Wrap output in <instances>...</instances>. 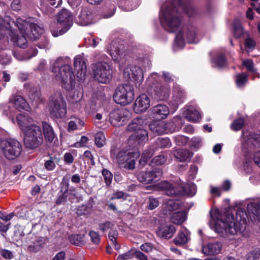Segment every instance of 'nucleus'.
<instances>
[{
	"mask_svg": "<svg viewBox=\"0 0 260 260\" xmlns=\"http://www.w3.org/2000/svg\"><path fill=\"white\" fill-rule=\"evenodd\" d=\"M15 23L21 36L13 37L12 40L16 45L21 48L26 47V38L36 40L43 32V27L32 21L31 19L26 21L19 18L17 19Z\"/></svg>",
	"mask_w": 260,
	"mask_h": 260,
	"instance_id": "4",
	"label": "nucleus"
},
{
	"mask_svg": "<svg viewBox=\"0 0 260 260\" xmlns=\"http://www.w3.org/2000/svg\"><path fill=\"white\" fill-rule=\"evenodd\" d=\"M175 44L179 47L182 48L184 45V40L182 32L179 31L176 35Z\"/></svg>",
	"mask_w": 260,
	"mask_h": 260,
	"instance_id": "49",
	"label": "nucleus"
},
{
	"mask_svg": "<svg viewBox=\"0 0 260 260\" xmlns=\"http://www.w3.org/2000/svg\"><path fill=\"white\" fill-rule=\"evenodd\" d=\"M222 248L221 243L216 242L209 243L202 247V252L206 255H216L218 254Z\"/></svg>",
	"mask_w": 260,
	"mask_h": 260,
	"instance_id": "22",
	"label": "nucleus"
},
{
	"mask_svg": "<svg viewBox=\"0 0 260 260\" xmlns=\"http://www.w3.org/2000/svg\"><path fill=\"white\" fill-rule=\"evenodd\" d=\"M158 79L159 77L158 75L156 73H154L149 76L147 79V82L148 85L154 88L155 86L158 85L157 84L158 83Z\"/></svg>",
	"mask_w": 260,
	"mask_h": 260,
	"instance_id": "45",
	"label": "nucleus"
},
{
	"mask_svg": "<svg viewBox=\"0 0 260 260\" xmlns=\"http://www.w3.org/2000/svg\"><path fill=\"white\" fill-rule=\"evenodd\" d=\"M184 98V92L182 90L176 89L174 91L173 96L170 104L173 106L174 109H176L178 105L183 102Z\"/></svg>",
	"mask_w": 260,
	"mask_h": 260,
	"instance_id": "29",
	"label": "nucleus"
},
{
	"mask_svg": "<svg viewBox=\"0 0 260 260\" xmlns=\"http://www.w3.org/2000/svg\"><path fill=\"white\" fill-rule=\"evenodd\" d=\"M159 204V202L158 199L153 197H149L147 202V208L149 210H153L158 206Z\"/></svg>",
	"mask_w": 260,
	"mask_h": 260,
	"instance_id": "44",
	"label": "nucleus"
},
{
	"mask_svg": "<svg viewBox=\"0 0 260 260\" xmlns=\"http://www.w3.org/2000/svg\"><path fill=\"white\" fill-rule=\"evenodd\" d=\"M243 65L244 66L248 71L254 72L255 70L253 68V63L251 59L244 60L243 61Z\"/></svg>",
	"mask_w": 260,
	"mask_h": 260,
	"instance_id": "55",
	"label": "nucleus"
},
{
	"mask_svg": "<svg viewBox=\"0 0 260 260\" xmlns=\"http://www.w3.org/2000/svg\"><path fill=\"white\" fill-rule=\"evenodd\" d=\"M155 143L158 147L162 148H169L171 146L170 140L168 138H158Z\"/></svg>",
	"mask_w": 260,
	"mask_h": 260,
	"instance_id": "41",
	"label": "nucleus"
},
{
	"mask_svg": "<svg viewBox=\"0 0 260 260\" xmlns=\"http://www.w3.org/2000/svg\"><path fill=\"white\" fill-rule=\"evenodd\" d=\"M175 139L177 144L178 145H184L187 142V138L182 136H176Z\"/></svg>",
	"mask_w": 260,
	"mask_h": 260,
	"instance_id": "60",
	"label": "nucleus"
},
{
	"mask_svg": "<svg viewBox=\"0 0 260 260\" xmlns=\"http://www.w3.org/2000/svg\"><path fill=\"white\" fill-rule=\"evenodd\" d=\"M245 46L248 50H251L254 49L255 47V42L251 38H247L245 41Z\"/></svg>",
	"mask_w": 260,
	"mask_h": 260,
	"instance_id": "58",
	"label": "nucleus"
},
{
	"mask_svg": "<svg viewBox=\"0 0 260 260\" xmlns=\"http://www.w3.org/2000/svg\"><path fill=\"white\" fill-rule=\"evenodd\" d=\"M188 235L189 232L186 229H182L174 239L175 243L177 245H182L186 243L188 240Z\"/></svg>",
	"mask_w": 260,
	"mask_h": 260,
	"instance_id": "32",
	"label": "nucleus"
},
{
	"mask_svg": "<svg viewBox=\"0 0 260 260\" xmlns=\"http://www.w3.org/2000/svg\"><path fill=\"white\" fill-rule=\"evenodd\" d=\"M154 98L158 100H166L169 94V87L168 86H162L158 84L154 87Z\"/></svg>",
	"mask_w": 260,
	"mask_h": 260,
	"instance_id": "24",
	"label": "nucleus"
},
{
	"mask_svg": "<svg viewBox=\"0 0 260 260\" xmlns=\"http://www.w3.org/2000/svg\"><path fill=\"white\" fill-rule=\"evenodd\" d=\"M152 112L155 116L164 119L169 115V110L166 105L159 104L152 108Z\"/></svg>",
	"mask_w": 260,
	"mask_h": 260,
	"instance_id": "30",
	"label": "nucleus"
},
{
	"mask_svg": "<svg viewBox=\"0 0 260 260\" xmlns=\"http://www.w3.org/2000/svg\"><path fill=\"white\" fill-rule=\"evenodd\" d=\"M74 66L77 70L78 77L80 79L84 78L86 74V65L81 55L75 57Z\"/></svg>",
	"mask_w": 260,
	"mask_h": 260,
	"instance_id": "21",
	"label": "nucleus"
},
{
	"mask_svg": "<svg viewBox=\"0 0 260 260\" xmlns=\"http://www.w3.org/2000/svg\"><path fill=\"white\" fill-rule=\"evenodd\" d=\"M184 114L185 118L190 122H196L201 118L200 113L192 106L187 107Z\"/></svg>",
	"mask_w": 260,
	"mask_h": 260,
	"instance_id": "27",
	"label": "nucleus"
},
{
	"mask_svg": "<svg viewBox=\"0 0 260 260\" xmlns=\"http://www.w3.org/2000/svg\"><path fill=\"white\" fill-rule=\"evenodd\" d=\"M9 102L15 107L18 110H27L28 108L25 100L21 95H13L9 100Z\"/></svg>",
	"mask_w": 260,
	"mask_h": 260,
	"instance_id": "25",
	"label": "nucleus"
},
{
	"mask_svg": "<svg viewBox=\"0 0 260 260\" xmlns=\"http://www.w3.org/2000/svg\"><path fill=\"white\" fill-rule=\"evenodd\" d=\"M150 103L149 98L146 94H142L135 101L134 110L137 112L145 111L150 107Z\"/></svg>",
	"mask_w": 260,
	"mask_h": 260,
	"instance_id": "19",
	"label": "nucleus"
},
{
	"mask_svg": "<svg viewBox=\"0 0 260 260\" xmlns=\"http://www.w3.org/2000/svg\"><path fill=\"white\" fill-rule=\"evenodd\" d=\"M123 75L127 80L133 79L138 83L143 81V74L141 69L136 66L127 67L123 72Z\"/></svg>",
	"mask_w": 260,
	"mask_h": 260,
	"instance_id": "16",
	"label": "nucleus"
},
{
	"mask_svg": "<svg viewBox=\"0 0 260 260\" xmlns=\"http://www.w3.org/2000/svg\"><path fill=\"white\" fill-rule=\"evenodd\" d=\"M135 257L138 260H148V258L144 253L139 250H137L135 252Z\"/></svg>",
	"mask_w": 260,
	"mask_h": 260,
	"instance_id": "64",
	"label": "nucleus"
},
{
	"mask_svg": "<svg viewBox=\"0 0 260 260\" xmlns=\"http://www.w3.org/2000/svg\"><path fill=\"white\" fill-rule=\"evenodd\" d=\"M84 124V123L81 119L77 117H72L69 123L68 129L69 131L80 129Z\"/></svg>",
	"mask_w": 260,
	"mask_h": 260,
	"instance_id": "33",
	"label": "nucleus"
},
{
	"mask_svg": "<svg viewBox=\"0 0 260 260\" xmlns=\"http://www.w3.org/2000/svg\"><path fill=\"white\" fill-rule=\"evenodd\" d=\"M244 120L242 118H239L234 121L231 125L232 129L235 131L240 130L243 126Z\"/></svg>",
	"mask_w": 260,
	"mask_h": 260,
	"instance_id": "48",
	"label": "nucleus"
},
{
	"mask_svg": "<svg viewBox=\"0 0 260 260\" xmlns=\"http://www.w3.org/2000/svg\"><path fill=\"white\" fill-rule=\"evenodd\" d=\"M126 194L121 191H117L116 192L114 193L112 197L111 198V200L114 199H120L122 198L126 199Z\"/></svg>",
	"mask_w": 260,
	"mask_h": 260,
	"instance_id": "63",
	"label": "nucleus"
},
{
	"mask_svg": "<svg viewBox=\"0 0 260 260\" xmlns=\"http://www.w3.org/2000/svg\"><path fill=\"white\" fill-rule=\"evenodd\" d=\"M70 238L71 242L76 246H80L84 243V236L82 235H72Z\"/></svg>",
	"mask_w": 260,
	"mask_h": 260,
	"instance_id": "43",
	"label": "nucleus"
},
{
	"mask_svg": "<svg viewBox=\"0 0 260 260\" xmlns=\"http://www.w3.org/2000/svg\"><path fill=\"white\" fill-rule=\"evenodd\" d=\"M93 14L87 8H83L78 16V23L81 25L86 26L93 22Z\"/></svg>",
	"mask_w": 260,
	"mask_h": 260,
	"instance_id": "20",
	"label": "nucleus"
},
{
	"mask_svg": "<svg viewBox=\"0 0 260 260\" xmlns=\"http://www.w3.org/2000/svg\"><path fill=\"white\" fill-rule=\"evenodd\" d=\"M157 186L160 190H165L169 196H177L184 192L192 197L196 194L197 190L196 185L193 183H189L184 186L182 182L172 183L163 181L159 182Z\"/></svg>",
	"mask_w": 260,
	"mask_h": 260,
	"instance_id": "7",
	"label": "nucleus"
},
{
	"mask_svg": "<svg viewBox=\"0 0 260 260\" xmlns=\"http://www.w3.org/2000/svg\"><path fill=\"white\" fill-rule=\"evenodd\" d=\"M88 139L86 136H82L79 141L74 144V147L76 148H81L85 147L87 143Z\"/></svg>",
	"mask_w": 260,
	"mask_h": 260,
	"instance_id": "54",
	"label": "nucleus"
},
{
	"mask_svg": "<svg viewBox=\"0 0 260 260\" xmlns=\"http://www.w3.org/2000/svg\"><path fill=\"white\" fill-rule=\"evenodd\" d=\"M102 173L104 176V178L106 185L107 186L110 185L112 182L113 175L109 170L105 169L102 170Z\"/></svg>",
	"mask_w": 260,
	"mask_h": 260,
	"instance_id": "47",
	"label": "nucleus"
},
{
	"mask_svg": "<svg viewBox=\"0 0 260 260\" xmlns=\"http://www.w3.org/2000/svg\"><path fill=\"white\" fill-rule=\"evenodd\" d=\"M166 160V157L164 155L161 154L155 157L151 162L155 165H162L165 164Z\"/></svg>",
	"mask_w": 260,
	"mask_h": 260,
	"instance_id": "50",
	"label": "nucleus"
},
{
	"mask_svg": "<svg viewBox=\"0 0 260 260\" xmlns=\"http://www.w3.org/2000/svg\"><path fill=\"white\" fill-rule=\"evenodd\" d=\"M236 77V85L239 88L242 87L248 80L247 76L244 73L238 74Z\"/></svg>",
	"mask_w": 260,
	"mask_h": 260,
	"instance_id": "42",
	"label": "nucleus"
},
{
	"mask_svg": "<svg viewBox=\"0 0 260 260\" xmlns=\"http://www.w3.org/2000/svg\"><path fill=\"white\" fill-rule=\"evenodd\" d=\"M109 121L114 126H119L124 124L129 117V112L126 109L122 108L114 109L109 114Z\"/></svg>",
	"mask_w": 260,
	"mask_h": 260,
	"instance_id": "14",
	"label": "nucleus"
},
{
	"mask_svg": "<svg viewBox=\"0 0 260 260\" xmlns=\"http://www.w3.org/2000/svg\"><path fill=\"white\" fill-rule=\"evenodd\" d=\"M11 6L14 11H17L20 10L21 9L20 0H13Z\"/></svg>",
	"mask_w": 260,
	"mask_h": 260,
	"instance_id": "61",
	"label": "nucleus"
},
{
	"mask_svg": "<svg viewBox=\"0 0 260 260\" xmlns=\"http://www.w3.org/2000/svg\"><path fill=\"white\" fill-rule=\"evenodd\" d=\"M174 155L180 161H186L191 156L190 152L187 150L178 149L175 151Z\"/></svg>",
	"mask_w": 260,
	"mask_h": 260,
	"instance_id": "34",
	"label": "nucleus"
},
{
	"mask_svg": "<svg viewBox=\"0 0 260 260\" xmlns=\"http://www.w3.org/2000/svg\"><path fill=\"white\" fill-rule=\"evenodd\" d=\"M1 255L7 259H11L13 257L14 255L13 253L7 249H3L1 250L0 251Z\"/></svg>",
	"mask_w": 260,
	"mask_h": 260,
	"instance_id": "57",
	"label": "nucleus"
},
{
	"mask_svg": "<svg viewBox=\"0 0 260 260\" xmlns=\"http://www.w3.org/2000/svg\"><path fill=\"white\" fill-rule=\"evenodd\" d=\"M171 124V122H166L162 120H155L151 122L149 126L153 133L159 135L169 132V126Z\"/></svg>",
	"mask_w": 260,
	"mask_h": 260,
	"instance_id": "18",
	"label": "nucleus"
},
{
	"mask_svg": "<svg viewBox=\"0 0 260 260\" xmlns=\"http://www.w3.org/2000/svg\"><path fill=\"white\" fill-rule=\"evenodd\" d=\"M118 236L117 231L116 230L113 229V228L110 231L109 233V238L111 242V244L114 246V248L116 250L120 249V245L116 243V239Z\"/></svg>",
	"mask_w": 260,
	"mask_h": 260,
	"instance_id": "39",
	"label": "nucleus"
},
{
	"mask_svg": "<svg viewBox=\"0 0 260 260\" xmlns=\"http://www.w3.org/2000/svg\"><path fill=\"white\" fill-rule=\"evenodd\" d=\"M18 124L24 134V143L26 147L32 149L39 147L43 142L42 131L39 126L32 123V119L27 115L19 114Z\"/></svg>",
	"mask_w": 260,
	"mask_h": 260,
	"instance_id": "3",
	"label": "nucleus"
},
{
	"mask_svg": "<svg viewBox=\"0 0 260 260\" xmlns=\"http://www.w3.org/2000/svg\"><path fill=\"white\" fill-rule=\"evenodd\" d=\"M0 150L6 158L14 159L20 155L22 146L16 139H5L0 141Z\"/></svg>",
	"mask_w": 260,
	"mask_h": 260,
	"instance_id": "8",
	"label": "nucleus"
},
{
	"mask_svg": "<svg viewBox=\"0 0 260 260\" xmlns=\"http://www.w3.org/2000/svg\"><path fill=\"white\" fill-rule=\"evenodd\" d=\"M108 51L109 54L115 61H119L123 55L121 46H118L115 43L110 45Z\"/></svg>",
	"mask_w": 260,
	"mask_h": 260,
	"instance_id": "26",
	"label": "nucleus"
},
{
	"mask_svg": "<svg viewBox=\"0 0 260 260\" xmlns=\"http://www.w3.org/2000/svg\"><path fill=\"white\" fill-rule=\"evenodd\" d=\"M247 211L249 213H252L260 221V202L258 204L250 203L247 205Z\"/></svg>",
	"mask_w": 260,
	"mask_h": 260,
	"instance_id": "35",
	"label": "nucleus"
},
{
	"mask_svg": "<svg viewBox=\"0 0 260 260\" xmlns=\"http://www.w3.org/2000/svg\"><path fill=\"white\" fill-rule=\"evenodd\" d=\"M243 148L248 150L260 148V134L244 135V141L242 142Z\"/></svg>",
	"mask_w": 260,
	"mask_h": 260,
	"instance_id": "17",
	"label": "nucleus"
},
{
	"mask_svg": "<svg viewBox=\"0 0 260 260\" xmlns=\"http://www.w3.org/2000/svg\"><path fill=\"white\" fill-rule=\"evenodd\" d=\"M144 121L141 118H135L127 126L128 131L134 132L129 136V142L134 141L138 144L146 142L148 139L146 130L142 128Z\"/></svg>",
	"mask_w": 260,
	"mask_h": 260,
	"instance_id": "9",
	"label": "nucleus"
},
{
	"mask_svg": "<svg viewBox=\"0 0 260 260\" xmlns=\"http://www.w3.org/2000/svg\"><path fill=\"white\" fill-rule=\"evenodd\" d=\"M42 128L46 140L52 142L56 138L52 127L47 122L42 121Z\"/></svg>",
	"mask_w": 260,
	"mask_h": 260,
	"instance_id": "28",
	"label": "nucleus"
},
{
	"mask_svg": "<svg viewBox=\"0 0 260 260\" xmlns=\"http://www.w3.org/2000/svg\"><path fill=\"white\" fill-rule=\"evenodd\" d=\"M169 214H170V220L176 224H181L187 218L186 213L184 211L174 212Z\"/></svg>",
	"mask_w": 260,
	"mask_h": 260,
	"instance_id": "31",
	"label": "nucleus"
},
{
	"mask_svg": "<svg viewBox=\"0 0 260 260\" xmlns=\"http://www.w3.org/2000/svg\"><path fill=\"white\" fill-rule=\"evenodd\" d=\"M95 143L99 148L102 147L106 143V138L102 132H98L95 135Z\"/></svg>",
	"mask_w": 260,
	"mask_h": 260,
	"instance_id": "40",
	"label": "nucleus"
},
{
	"mask_svg": "<svg viewBox=\"0 0 260 260\" xmlns=\"http://www.w3.org/2000/svg\"><path fill=\"white\" fill-rule=\"evenodd\" d=\"M213 66L217 68H221L225 64V60L223 55L217 56L213 60Z\"/></svg>",
	"mask_w": 260,
	"mask_h": 260,
	"instance_id": "46",
	"label": "nucleus"
},
{
	"mask_svg": "<svg viewBox=\"0 0 260 260\" xmlns=\"http://www.w3.org/2000/svg\"><path fill=\"white\" fill-rule=\"evenodd\" d=\"M162 175V170L159 168H155L151 171L140 172L138 175V179L144 184H150L158 181Z\"/></svg>",
	"mask_w": 260,
	"mask_h": 260,
	"instance_id": "15",
	"label": "nucleus"
},
{
	"mask_svg": "<svg viewBox=\"0 0 260 260\" xmlns=\"http://www.w3.org/2000/svg\"><path fill=\"white\" fill-rule=\"evenodd\" d=\"M133 256V253L130 251L126 252L125 253L118 255L117 260H126L132 258Z\"/></svg>",
	"mask_w": 260,
	"mask_h": 260,
	"instance_id": "59",
	"label": "nucleus"
},
{
	"mask_svg": "<svg viewBox=\"0 0 260 260\" xmlns=\"http://www.w3.org/2000/svg\"><path fill=\"white\" fill-rule=\"evenodd\" d=\"M89 236L90 237L91 240L94 244H97L100 241V236L98 233L93 231L89 233Z\"/></svg>",
	"mask_w": 260,
	"mask_h": 260,
	"instance_id": "52",
	"label": "nucleus"
},
{
	"mask_svg": "<svg viewBox=\"0 0 260 260\" xmlns=\"http://www.w3.org/2000/svg\"><path fill=\"white\" fill-rule=\"evenodd\" d=\"M140 155V152L135 147L112 149L111 151L112 157L116 160L119 166L128 170L135 168L136 160Z\"/></svg>",
	"mask_w": 260,
	"mask_h": 260,
	"instance_id": "5",
	"label": "nucleus"
},
{
	"mask_svg": "<svg viewBox=\"0 0 260 260\" xmlns=\"http://www.w3.org/2000/svg\"><path fill=\"white\" fill-rule=\"evenodd\" d=\"M58 29L56 30L51 26L53 36L56 37L66 32L73 24V16L71 13L66 9H62L57 16Z\"/></svg>",
	"mask_w": 260,
	"mask_h": 260,
	"instance_id": "10",
	"label": "nucleus"
},
{
	"mask_svg": "<svg viewBox=\"0 0 260 260\" xmlns=\"http://www.w3.org/2000/svg\"><path fill=\"white\" fill-rule=\"evenodd\" d=\"M93 77L101 83H108L112 78V70L105 62H99L92 67Z\"/></svg>",
	"mask_w": 260,
	"mask_h": 260,
	"instance_id": "13",
	"label": "nucleus"
},
{
	"mask_svg": "<svg viewBox=\"0 0 260 260\" xmlns=\"http://www.w3.org/2000/svg\"><path fill=\"white\" fill-rule=\"evenodd\" d=\"M49 111L52 117L58 118L65 116L67 113L66 104L60 92H57L52 96Z\"/></svg>",
	"mask_w": 260,
	"mask_h": 260,
	"instance_id": "12",
	"label": "nucleus"
},
{
	"mask_svg": "<svg viewBox=\"0 0 260 260\" xmlns=\"http://www.w3.org/2000/svg\"><path fill=\"white\" fill-rule=\"evenodd\" d=\"M134 96V88L127 84L117 87L113 98L116 103L125 105L133 101Z\"/></svg>",
	"mask_w": 260,
	"mask_h": 260,
	"instance_id": "11",
	"label": "nucleus"
},
{
	"mask_svg": "<svg viewBox=\"0 0 260 260\" xmlns=\"http://www.w3.org/2000/svg\"><path fill=\"white\" fill-rule=\"evenodd\" d=\"M175 227L169 224H161L157 231L158 236L165 239H169L172 237L175 232Z\"/></svg>",
	"mask_w": 260,
	"mask_h": 260,
	"instance_id": "23",
	"label": "nucleus"
},
{
	"mask_svg": "<svg viewBox=\"0 0 260 260\" xmlns=\"http://www.w3.org/2000/svg\"><path fill=\"white\" fill-rule=\"evenodd\" d=\"M233 32L235 37L239 38L243 34V29L240 21L235 20L233 25Z\"/></svg>",
	"mask_w": 260,
	"mask_h": 260,
	"instance_id": "38",
	"label": "nucleus"
},
{
	"mask_svg": "<svg viewBox=\"0 0 260 260\" xmlns=\"http://www.w3.org/2000/svg\"><path fill=\"white\" fill-rule=\"evenodd\" d=\"M211 216L215 220V231L222 236L228 234L234 235L238 232H244L246 229V213L242 211L237 212L236 219L232 214H228L225 221L220 219L218 217L215 219L213 214Z\"/></svg>",
	"mask_w": 260,
	"mask_h": 260,
	"instance_id": "2",
	"label": "nucleus"
},
{
	"mask_svg": "<svg viewBox=\"0 0 260 260\" xmlns=\"http://www.w3.org/2000/svg\"><path fill=\"white\" fill-rule=\"evenodd\" d=\"M193 11L191 6L183 4L181 0H168L160 9V21L167 30L175 32L181 25L180 13L184 12L190 16L193 15Z\"/></svg>",
	"mask_w": 260,
	"mask_h": 260,
	"instance_id": "1",
	"label": "nucleus"
},
{
	"mask_svg": "<svg viewBox=\"0 0 260 260\" xmlns=\"http://www.w3.org/2000/svg\"><path fill=\"white\" fill-rule=\"evenodd\" d=\"M191 143L193 146L199 148L202 146V139L200 137H194L191 139Z\"/></svg>",
	"mask_w": 260,
	"mask_h": 260,
	"instance_id": "62",
	"label": "nucleus"
},
{
	"mask_svg": "<svg viewBox=\"0 0 260 260\" xmlns=\"http://www.w3.org/2000/svg\"><path fill=\"white\" fill-rule=\"evenodd\" d=\"M63 62L62 58H57L52 64V71L55 73L58 70L55 75L56 79L63 84L62 87L69 90L73 86L75 77L71 67L68 64L63 65Z\"/></svg>",
	"mask_w": 260,
	"mask_h": 260,
	"instance_id": "6",
	"label": "nucleus"
},
{
	"mask_svg": "<svg viewBox=\"0 0 260 260\" xmlns=\"http://www.w3.org/2000/svg\"><path fill=\"white\" fill-rule=\"evenodd\" d=\"M114 224L110 222L106 221L104 223H101L99 224V229L103 232H105L108 231V230H111L113 228Z\"/></svg>",
	"mask_w": 260,
	"mask_h": 260,
	"instance_id": "53",
	"label": "nucleus"
},
{
	"mask_svg": "<svg viewBox=\"0 0 260 260\" xmlns=\"http://www.w3.org/2000/svg\"><path fill=\"white\" fill-rule=\"evenodd\" d=\"M180 204L179 201H175L173 200H169L166 204L165 210L166 211V214L167 212H174L176 210L179 209Z\"/></svg>",
	"mask_w": 260,
	"mask_h": 260,
	"instance_id": "36",
	"label": "nucleus"
},
{
	"mask_svg": "<svg viewBox=\"0 0 260 260\" xmlns=\"http://www.w3.org/2000/svg\"><path fill=\"white\" fill-rule=\"evenodd\" d=\"M153 248V245L150 243H145L140 246L141 250L147 253L152 251Z\"/></svg>",
	"mask_w": 260,
	"mask_h": 260,
	"instance_id": "56",
	"label": "nucleus"
},
{
	"mask_svg": "<svg viewBox=\"0 0 260 260\" xmlns=\"http://www.w3.org/2000/svg\"><path fill=\"white\" fill-rule=\"evenodd\" d=\"M186 40L189 43H197L199 39L196 36V29L193 27L188 28L186 34Z\"/></svg>",
	"mask_w": 260,
	"mask_h": 260,
	"instance_id": "37",
	"label": "nucleus"
},
{
	"mask_svg": "<svg viewBox=\"0 0 260 260\" xmlns=\"http://www.w3.org/2000/svg\"><path fill=\"white\" fill-rule=\"evenodd\" d=\"M152 155L151 151L149 150H146L142 155L140 160V163L144 165Z\"/></svg>",
	"mask_w": 260,
	"mask_h": 260,
	"instance_id": "51",
	"label": "nucleus"
}]
</instances>
